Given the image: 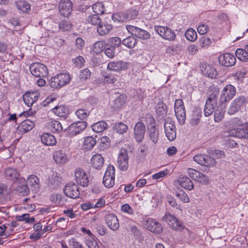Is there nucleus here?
Masks as SVG:
<instances>
[{"mask_svg": "<svg viewBox=\"0 0 248 248\" xmlns=\"http://www.w3.org/2000/svg\"><path fill=\"white\" fill-rule=\"evenodd\" d=\"M57 97L54 95H51L48 96L42 103V106L43 107L49 106L54 101L56 100Z\"/></svg>", "mask_w": 248, "mask_h": 248, "instance_id": "nucleus-61", "label": "nucleus"}, {"mask_svg": "<svg viewBox=\"0 0 248 248\" xmlns=\"http://www.w3.org/2000/svg\"><path fill=\"white\" fill-rule=\"evenodd\" d=\"M148 136L150 140L154 143L156 144L159 140V131L155 127H151L148 131Z\"/></svg>", "mask_w": 248, "mask_h": 248, "instance_id": "nucleus-35", "label": "nucleus"}, {"mask_svg": "<svg viewBox=\"0 0 248 248\" xmlns=\"http://www.w3.org/2000/svg\"><path fill=\"white\" fill-rule=\"evenodd\" d=\"M112 29V26L106 22H102L96 27L97 33L101 36L108 34Z\"/></svg>", "mask_w": 248, "mask_h": 248, "instance_id": "nucleus-28", "label": "nucleus"}, {"mask_svg": "<svg viewBox=\"0 0 248 248\" xmlns=\"http://www.w3.org/2000/svg\"><path fill=\"white\" fill-rule=\"evenodd\" d=\"M17 8L24 13L27 12L31 8V5L29 2L24 0H20L16 2Z\"/></svg>", "mask_w": 248, "mask_h": 248, "instance_id": "nucleus-43", "label": "nucleus"}, {"mask_svg": "<svg viewBox=\"0 0 248 248\" xmlns=\"http://www.w3.org/2000/svg\"><path fill=\"white\" fill-rule=\"evenodd\" d=\"M101 18L97 14H93L89 16L86 19V22L88 24L93 26H98L99 23H101Z\"/></svg>", "mask_w": 248, "mask_h": 248, "instance_id": "nucleus-41", "label": "nucleus"}, {"mask_svg": "<svg viewBox=\"0 0 248 248\" xmlns=\"http://www.w3.org/2000/svg\"><path fill=\"white\" fill-rule=\"evenodd\" d=\"M236 93V89L231 84L227 85L221 92L220 102L223 103L230 101L234 96Z\"/></svg>", "mask_w": 248, "mask_h": 248, "instance_id": "nucleus-5", "label": "nucleus"}, {"mask_svg": "<svg viewBox=\"0 0 248 248\" xmlns=\"http://www.w3.org/2000/svg\"><path fill=\"white\" fill-rule=\"evenodd\" d=\"M115 182V168L112 165H109L103 177V183L107 188L112 187Z\"/></svg>", "mask_w": 248, "mask_h": 248, "instance_id": "nucleus-7", "label": "nucleus"}, {"mask_svg": "<svg viewBox=\"0 0 248 248\" xmlns=\"http://www.w3.org/2000/svg\"><path fill=\"white\" fill-rule=\"evenodd\" d=\"M185 36L187 40L193 42L196 40L197 38V34L194 29L190 28L186 32Z\"/></svg>", "mask_w": 248, "mask_h": 248, "instance_id": "nucleus-49", "label": "nucleus"}, {"mask_svg": "<svg viewBox=\"0 0 248 248\" xmlns=\"http://www.w3.org/2000/svg\"><path fill=\"white\" fill-rule=\"evenodd\" d=\"M64 192L65 195L73 199L79 197L80 195L79 187L74 183L68 184L64 188Z\"/></svg>", "mask_w": 248, "mask_h": 248, "instance_id": "nucleus-15", "label": "nucleus"}, {"mask_svg": "<svg viewBox=\"0 0 248 248\" xmlns=\"http://www.w3.org/2000/svg\"><path fill=\"white\" fill-rule=\"evenodd\" d=\"M176 196L185 203L189 202V198L184 190H181L176 193Z\"/></svg>", "mask_w": 248, "mask_h": 248, "instance_id": "nucleus-55", "label": "nucleus"}, {"mask_svg": "<svg viewBox=\"0 0 248 248\" xmlns=\"http://www.w3.org/2000/svg\"><path fill=\"white\" fill-rule=\"evenodd\" d=\"M203 68L204 69H202V71L205 76L211 78H216L217 75V71L213 66L205 64Z\"/></svg>", "mask_w": 248, "mask_h": 248, "instance_id": "nucleus-31", "label": "nucleus"}, {"mask_svg": "<svg viewBox=\"0 0 248 248\" xmlns=\"http://www.w3.org/2000/svg\"><path fill=\"white\" fill-rule=\"evenodd\" d=\"M53 157L55 162L59 165H65L70 160L69 156L66 154L65 151L63 150H59L54 152Z\"/></svg>", "mask_w": 248, "mask_h": 248, "instance_id": "nucleus-13", "label": "nucleus"}, {"mask_svg": "<svg viewBox=\"0 0 248 248\" xmlns=\"http://www.w3.org/2000/svg\"><path fill=\"white\" fill-rule=\"evenodd\" d=\"M217 105V100L215 98H208L205 103L204 109V115L206 117L211 115Z\"/></svg>", "mask_w": 248, "mask_h": 248, "instance_id": "nucleus-27", "label": "nucleus"}, {"mask_svg": "<svg viewBox=\"0 0 248 248\" xmlns=\"http://www.w3.org/2000/svg\"><path fill=\"white\" fill-rule=\"evenodd\" d=\"M134 136L138 142H141L144 139L145 132V125L141 122L137 123L134 128Z\"/></svg>", "mask_w": 248, "mask_h": 248, "instance_id": "nucleus-21", "label": "nucleus"}, {"mask_svg": "<svg viewBox=\"0 0 248 248\" xmlns=\"http://www.w3.org/2000/svg\"><path fill=\"white\" fill-rule=\"evenodd\" d=\"M193 160L198 164L207 167L213 166L216 164V160L208 155H197L193 157Z\"/></svg>", "mask_w": 248, "mask_h": 248, "instance_id": "nucleus-14", "label": "nucleus"}, {"mask_svg": "<svg viewBox=\"0 0 248 248\" xmlns=\"http://www.w3.org/2000/svg\"><path fill=\"white\" fill-rule=\"evenodd\" d=\"M50 201L57 206H63L66 202L65 197L58 193H53L49 196Z\"/></svg>", "mask_w": 248, "mask_h": 248, "instance_id": "nucleus-29", "label": "nucleus"}, {"mask_svg": "<svg viewBox=\"0 0 248 248\" xmlns=\"http://www.w3.org/2000/svg\"><path fill=\"white\" fill-rule=\"evenodd\" d=\"M117 164L119 168L125 171L127 170L128 167V157L127 155V151L124 148H121L120 150Z\"/></svg>", "mask_w": 248, "mask_h": 248, "instance_id": "nucleus-10", "label": "nucleus"}, {"mask_svg": "<svg viewBox=\"0 0 248 248\" xmlns=\"http://www.w3.org/2000/svg\"><path fill=\"white\" fill-rule=\"evenodd\" d=\"M201 116V110L199 108H196L192 111L191 115L190 124L193 125H196L199 123Z\"/></svg>", "mask_w": 248, "mask_h": 248, "instance_id": "nucleus-36", "label": "nucleus"}, {"mask_svg": "<svg viewBox=\"0 0 248 248\" xmlns=\"http://www.w3.org/2000/svg\"><path fill=\"white\" fill-rule=\"evenodd\" d=\"M90 163L93 168L99 170L104 165V159L101 154H95L92 156Z\"/></svg>", "mask_w": 248, "mask_h": 248, "instance_id": "nucleus-25", "label": "nucleus"}, {"mask_svg": "<svg viewBox=\"0 0 248 248\" xmlns=\"http://www.w3.org/2000/svg\"><path fill=\"white\" fill-rule=\"evenodd\" d=\"M174 183L176 186H180L188 190H191L194 188V185L192 181L186 176H180L174 181Z\"/></svg>", "mask_w": 248, "mask_h": 248, "instance_id": "nucleus-22", "label": "nucleus"}, {"mask_svg": "<svg viewBox=\"0 0 248 248\" xmlns=\"http://www.w3.org/2000/svg\"><path fill=\"white\" fill-rule=\"evenodd\" d=\"M40 181L39 178L35 176L32 175V194H34L32 197L35 198L40 195Z\"/></svg>", "mask_w": 248, "mask_h": 248, "instance_id": "nucleus-30", "label": "nucleus"}, {"mask_svg": "<svg viewBox=\"0 0 248 248\" xmlns=\"http://www.w3.org/2000/svg\"><path fill=\"white\" fill-rule=\"evenodd\" d=\"M121 210L122 212L128 215H133L134 214V210L128 204L125 203L121 206Z\"/></svg>", "mask_w": 248, "mask_h": 248, "instance_id": "nucleus-59", "label": "nucleus"}, {"mask_svg": "<svg viewBox=\"0 0 248 248\" xmlns=\"http://www.w3.org/2000/svg\"><path fill=\"white\" fill-rule=\"evenodd\" d=\"M106 222L108 228L112 231H116L119 228V222L116 215L109 214L106 216Z\"/></svg>", "mask_w": 248, "mask_h": 248, "instance_id": "nucleus-24", "label": "nucleus"}, {"mask_svg": "<svg viewBox=\"0 0 248 248\" xmlns=\"http://www.w3.org/2000/svg\"><path fill=\"white\" fill-rule=\"evenodd\" d=\"M164 132L170 141H173L176 137V129L174 121L170 117L165 119L164 123Z\"/></svg>", "mask_w": 248, "mask_h": 248, "instance_id": "nucleus-2", "label": "nucleus"}, {"mask_svg": "<svg viewBox=\"0 0 248 248\" xmlns=\"http://www.w3.org/2000/svg\"><path fill=\"white\" fill-rule=\"evenodd\" d=\"M122 43L128 48H133L136 45L137 42L136 39L133 37L128 36L123 40Z\"/></svg>", "mask_w": 248, "mask_h": 248, "instance_id": "nucleus-48", "label": "nucleus"}, {"mask_svg": "<svg viewBox=\"0 0 248 248\" xmlns=\"http://www.w3.org/2000/svg\"><path fill=\"white\" fill-rule=\"evenodd\" d=\"M174 110L178 122L181 125L184 124L186 113L183 101L181 99H176L174 103Z\"/></svg>", "mask_w": 248, "mask_h": 248, "instance_id": "nucleus-4", "label": "nucleus"}, {"mask_svg": "<svg viewBox=\"0 0 248 248\" xmlns=\"http://www.w3.org/2000/svg\"><path fill=\"white\" fill-rule=\"evenodd\" d=\"M108 126V124L104 121H100L93 124L92 128L93 130L96 133H100L103 131Z\"/></svg>", "mask_w": 248, "mask_h": 248, "instance_id": "nucleus-39", "label": "nucleus"}, {"mask_svg": "<svg viewBox=\"0 0 248 248\" xmlns=\"http://www.w3.org/2000/svg\"><path fill=\"white\" fill-rule=\"evenodd\" d=\"M115 129L119 134H122L127 130V126L123 123H119L115 125Z\"/></svg>", "mask_w": 248, "mask_h": 248, "instance_id": "nucleus-58", "label": "nucleus"}, {"mask_svg": "<svg viewBox=\"0 0 248 248\" xmlns=\"http://www.w3.org/2000/svg\"><path fill=\"white\" fill-rule=\"evenodd\" d=\"M126 96L124 95H121L114 100L115 107L120 108L125 103Z\"/></svg>", "mask_w": 248, "mask_h": 248, "instance_id": "nucleus-57", "label": "nucleus"}, {"mask_svg": "<svg viewBox=\"0 0 248 248\" xmlns=\"http://www.w3.org/2000/svg\"><path fill=\"white\" fill-rule=\"evenodd\" d=\"M166 106L163 102H159L156 107V112L159 116H163L166 113Z\"/></svg>", "mask_w": 248, "mask_h": 248, "instance_id": "nucleus-54", "label": "nucleus"}, {"mask_svg": "<svg viewBox=\"0 0 248 248\" xmlns=\"http://www.w3.org/2000/svg\"><path fill=\"white\" fill-rule=\"evenodd\" d=\"M142 225L147 230L155 233H160L162 231L161 224L153 218H148L144 220Z\"/></svg>", "mask_w": 248, "mask_h": 248, "instance_id": "nucleus-11", "label": "nucleus"}, {"mask_svg": "<svg viewBox=\"0 0 248 248\" xmlns=\"http://www.w3.org/2000/svg\"><path fill=\"white\" fill-rule=\"evenodd\" d=\"M71 79V78L69 74L61 73L51 78L49 80V84L54 89H60L68 84Z\"/></svg>", "mask_w": 248, "mask_h": 248, "instance_id": "nucleus-1", "label": "nucleus"}, {"mask_svg": "<svg viewBox=\"0 0 248 248\" xmlns=\"http://www.w3.org/2000/svg\"><path fill=\"white\" fill-rule=\"evenodd\" d=\"M75 113L78 119L83 120L88 117L90 114V112L87 109L80 108L78 109L76 111Z\"/></svg>", "mask_w": 248, "mask_h": 248, "instance_id": "nucleus-52", "label": "nucleus"}, {"mask_svg": "<svg viewBox=\"0 0 248 248\" xmlns=\"http://www.w3.org/2000/svg\"><path fill=\"white\" fill-rule=\"evenodd\" d=\"M230 136L241 139H248V124L243 128H234L228 131Z\"/></svg>", "mask_w": 248, "mask_h": 248, "instance_id": "nucleus-23", "label": "nucleus"}, {"mask_svg": "<svg viewBox=\"0 0 248 248\" xmlns=\"http://www.w3.org/2000/svg\"><path fill=\"white\" fill-rule=\"evenodd\" d=\"M49 185L51 186L53 188H56L60 184V178L57 173L53 172L49 177Z\"/></svg>", "mask_w": 248, "mask_h": 248, "instance_id": "nucleus-44", "label": "nucleus"}, {"mask_svg": "<svg viewBox=\"0 0 248 248\" xmlns=\"http://www.w3.org/2000/svg\"><path fill=\"white\" fill-rule=\"evenodd\" d=\"M91 73L89 69L85 68L80 72L79 76L81 79H86L90 77Z\"/></svg>", "mask_w": 248, "mask_h": 248, "instance_id": "nucleus-62", "label": "nucleus"}, {"mask_svg": "<svg viewBox=\"0 0 248 248\" xmlns=\"http://www.w3.org/2000/svg\"><path fill=\"white\" fill-rule=\"evenodd\" d=\"M75 180L78 184L83 187L87 186L89 182V175L81 169L77 168L75 170Z\"/></svg>", "mask_w": 248, "mask_h": 248, "instance_id": "nucleus-8", "label": "nucleus"}, {"mask_svg": "<svg viewBox=\"0 0 248 248\" xmlns=\"http://www.w3.org/2000/svg\"><path fill=\"white\" fill-rule=\"evenodd\" d=\"M52 111L59 117L66 118L68 113V109L64 106L61 105L56 106L52 109Z\"/></svg>", "mask_w": 248, "mask_h": 248, "instance_id": "nucleus-32", "label": "nucleus"}, {"mask_svg": "<svg viewBox=\"0 0 248 248\" xmlns=\"http://www.w3.org/2000/svg\"><path fill=\"white\" fill-rule=\"evenodd\" d=\"M48 126L53 132H57L63 130V127L61 123L56 120L50 121L49 123Z\"/></svg>", "mask_w": 248, "mask_h": 248, "instance_id": "nucleus-42", "label": "nucleus"}, {"mask_svg": "<svg viewBox=\"0 0 248 248\" xmlns=\"http://www.w3.org/2000/svg\"><path fill=\"white\" fill-rule=\"evenodd\" d=\"M87 126V124L84 121H78L70 124L65 130L67 132L70 136H76L83 132Z\"/></svg>", "mask_w": 248, "mask_h": 248, "instance_id": "nucleus-6", "label": "nucleus"}, {"mask_svg": "<svg viewBox=\"0 0 248 248\" xmlns=\"http://www.w3.org/2000/svg\"><path fill=\"white\" fill-rule=\"evenodd\" d=\"M108 42L111 47L114 48L118 47L121 44V39L117 37H113L109 38L108 40Z\"/></svg>", "mask_w": 248, "mask_h": 248, "instance_id": "nucleus-56", "label": "nucleus"}, {"mask_svg": "<svg viewBox=\"0 0 248 248\" xmlns=\"http://www.w3.org/2000/svg\"><path fill=\"white\" fill-rule=\"evenodd\" d=\"M235 55L237 58L242 62L248 61V51L245 49L238 48L235 51Z\"/></svg>", "mask_w": 248, "mask_h": 248, "instance_id": "nucleus-37", "label": "nucleus"}, {"mask_svg": "<svg viewBox=\"0 0 248 248\" xmlns=\"http://www.w3.org/2000/svg\"><path fill=\"white\" fill-rule=\"evenodd\" d=\"M96 144V140L92 136L84 138L83 142V148L86 150H90L93 148Z\"/></svg>", "mask_w": 248, "mask_h": 248, "instance_id": "nucleus-34", "label": "nucleus"}, {"mask_svg": "<svg viewBox=\"0 0 248 248\" xmlns=\"http://www.w3.org/2000/svg\"><path fill=\"white\" fill-rule=\"evenodd\" d=\"M219 63L224 66H232L235 64L236 58L232 54L226 53L220 55L218 58Z\"/></svg>", "mask_w": 248, "mask_h": 248, "instance_id": "nucleus-18", "label": "nucleus"}, {"mask_svg": "<svg viewBox=\"0 0 248 248\" xmlns=\"http://www.w3.org/2000/svg\"><path fill=\"white\" fill-rule=\"evenodd\" d=\"M86 244L89 248H99L97 239H95L94 236L87 238Z\"/></svg>", "mask_w": 248, "mask_h": 248, "instance_id": "nucleus-50", "label": "nucleus"}, {"mask_svg": "<svg viewBox=\"0 0 248 248\" xmlns=\"http://www.w3.org/2000/svg\"><path fill=\"white\" fill-rule=\"evenodd\" d=\"M106 46V42L102 40L95 42L93 46L92 51L95 54L101 53Z\"/></svg>", "mask_w": 248, "mask_h": 248, "instance_id": "nucleus-40", "label": "nucleus"}, {"mask_svg": "<svg viewBox=\"0 0 248 248\" xmlns=\"http://www.w3.org/2000/svg\"><path fill=\"white\" fill-rule=\"evenodd\" d=\"M64 40L59 37H56L49 40V45L54 49H58L63 45Z\"/></svg>", "mask_w": 248, "mask_h": 248, "instance_id": "nucleus-46", "label": "nucleus"}, {"mask_svg": "<svg viewBox=\"0 0 248 248\" xmlns=\"http://www.w3.org/2000/svg\"><path fill=\"white\" fill-rule=\"evenodd\" d=\"M11 192V189L4 184H0V197H7Z\"/></svg>", "mask_w": 248, "mask_h": 248, "instance_id": "nucleus-51", "label": "nucleus"}, {"mask_svg": "<svg viewBox=\"0 0 248 248\" xmlns=\"http://www.w3.org/2000/svg\"><path fill=\"white\" fill-rule=\"evenodd\" d=\"M209 30L208 26L205 24L200 25L197 28V31L201 34H206Z\"/></svg>", "mask_w": 248, "mask_h": 248, "instance_id": "nucleus-64", "label": "nucleus"}, {"mask_svg": "<svg viewBox=\"0 0 248 248\" xmlns=\"http://www.w3.org/2000/svg\"><path fill=\"white\" fill-rule=\"evenodd\" d=\"M41 141L44 144L47 146H54L57 143L54 136L48 133H45L42 135Z\"/></svg>", "mask_w": 248, "mask_h": 248, "instance_id": "nucleus-33", "label": "nucleus"}, {"mask_svg": "<svg viewBox=\"0 0 248 248\" xmlns=\"http://www.w3.org/2000/svg\"><path fill=\"white\" fill-rule=\"evenodd\" d=\"M150 34L148 32L140 28L138 29L136 34V36L142 39H148L150 37Z\"/></svg>", "mask_w": 248, "mask_h": 248, "instance_id": "nucleus-60", "label": "nucleus"}, {"mask_svg": "<svg viewBox=\"0 0 248 248\" xmlns=\"http://www.w3.org/2000/svg\"><path fill=\"white\" fill-rule=\"evenodd\" d=\"M5 176L7 179L12 181L14 185H16V182H17L21 183L22 181H25L24 179L19 177V174L17 170L11 168H8L5 170Z\"/></svg>", "mask_w": 248, "mask_h": 248, "instance_id": "nucleus-20", "label": "nucleus"}, {"mask_svg": "<svg viewBox=\"0 0 248 248\" xmlns=\"http://www.w3.org/2000/svg\"><path fill=\"white\" fill-rule=\"evenodd\" d=\"M48 74L46 67L40 63H32V75L35 78H43Z\"/></svg>", "mask_w": 248, "mask_h": 248, "instance_id": "nucleus-12", "label": "nucleus"}, {"mask_svg": "<svg viewBox=\"0 0 248 248\" xmlns=\"http://www.w3.org/2000/svg\"><path fill=\"white\" fill-rule=\"evenodd\" d=\"M246 104V99L244 97L236 98L231 103L228 109V113L233 115L237 112Z\"/></svg>", "mask_w": 248, "mask_h": 248, "instance_id": "nucleus-17", "label": "nucleus"}, {"mask_svg": "<svg viewBox=\"0 0 248 248\" xmlns=\"http://www.w3.org/2000/svg\"><path fill=\"white\" fill-rule=\"evenodd\" d=\"M130 65L129 62L119 61L117 62H110L107 66L108 70L115 72H120L126 70Z\"/></svg>", "mask_w": 248, "mask_h": 248, "instance_id": "nucleus-19", "label": "nucleus"}, {"mask_svg": "<svg viewBox=\"0 0 248 248\" xmlns=\"http://www.w3.org/2000/svg\"><path fill=\"white\" fill-rule=\"evenodd\" d=\"M42 228V226L40 223H37L34 225L35 232L32 234V239L37 240L42 236L43 233L41 230Z\"/></svg>", "mask_w": 248, "mask_h": 248, "instance_id": "nucleus-45", "label": "nucleus"}, {"mask_svg": "<svg viewBox=\"0 0 248 248\" xmlns=\"http://www.w3.org/2000/svg\"><path fill=\"white\" fill-rule=\"evenodd\" d=\"M224 112L221 108H217L215 110L214 114V120L216 122H219L223 119L224 116Z\"/></svg>", "mask_w": 248, "mask_h": 248, "instance_id": "nucleus-53", "label": "nucleus"}, {"mask_svg": "<svg viewBox=\"0 0 248 248\" xmlns=\"http://www.w3.org/2000/svg\"><path fill=\"white\" fill-rule=\"evenodd\" d=\"M163 220L168 223L170 226L173 229H178L180 224L178 220L172 215L167 213L163 217Z\"/></svg>", "mask_w": 248, "mask_h": 248, "instance_id": "nucleus-26", "label": "nucleus"}, {"mask_svg": "<svg viewBox=\"0 0 248 248\" xmlns=\"http://www.w3.org/2000/svg\"><path fill=\"white\" fill-rule=\"evenodd\" d=\"M22 182H25V181H22L21 183L16 182V184L14 185V184L13 186L14 190L16 192L22 195H25L28 192L27 187L25 185H21Z\"/></svg>", "mask_w": 248, "mask_h": 248, "instance_id": "nucleus-38", "label": "nucleus"}, {"mask_svg": "<svg viewBox=\"0 0 248 248\" xmlns=\"http://www.w3.org/2000/svg\"><path fill=\"white\" fill-rule=\"evenodd\" d=\"M72 7L73 4L70 0H61L59 3V12L64 16H68L71 15Z\"/></svg>", "mask_w": 248, "mask_h": 248, "instance_id": "nucleus-16", "label": "nucleus"}, {"mask_svg": "<svg viewBox=\"0 0 248 248\" xmlns=\"http://www.w3.org/2000/svg\"><path fill=\"white\" fill-rule=\"evenodd\" d=\"M92 9L93 12L98 15L104 13L105 6L102 2H98L93 5Z\"/></svg>", "mask_w": 248, "mask_h": 248, "instance_id": "nucleus-47", "label": "nucleus"}, {"mask_svg": "<svg viewBox=\"0 0 248 248\" xmlns=\"http://www.w3.org/2000/svg\"><path fill=\"white\" fill-rule=\"evenodd\" d=\"M154 30L163 39L169 41H173L176 38L174 31L167 26H155Z\"/></svg>", "mask_w": 248, "mask_h": 248, "instance_id": "nucleus-3", "label": "nucleus"}, {"mask_svg": "<svg viewBox=\"0 0 248 248\" xmlns=\"http://www.w3.org/2000/svg\"><path fill=\"white\" fill-rule=\"evenodd\" d=\"M188 175L194 180L203 184H207L209 179L207 176L196 170L188 168L186 170Z\"/></svg>", "mask_w": 248, "mask_h": 248, "instance_id": "nucleus-9", "label": "nucleus"}, {"mask_svg": "<svg viewBox=\"0 0 248 248\" xmlns=\"http://www.w3.org/2000/svg\"><path fill=\"white\" fill-rule=\"evenodd\" d=\"M23 100L24 103L28 107L31 106V93L30 92H27L23 95Z\"/></svg>", "mask_w": 248, "mask_h": 248, "instance_id": "nucleus-63", "label": "nucleus"}]
</instances>
